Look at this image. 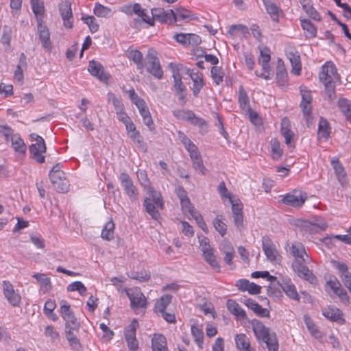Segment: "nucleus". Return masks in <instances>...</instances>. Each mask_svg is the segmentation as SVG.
Masks as SVG:
<instances>
[{"label": "nucleus", "mask_w": 351, "mask_h": 351, "mask_svg": "<svg viewBox=\"0 0 351 351\" xmlns=\"http://www.w3.org/2000/svg\"><path fill=\"white\" fill-rule=\"evenodd\" d=\"M252 330L260 344L264 343L268 351H278V341L276 333L265 326L261 321H252Z\"/></svg>", "instance_id": "1"}, {"label": "nucleus", "mask_w": 351, "mask_h": 351, "mask_svg": "<svg viewBox=\"0 0 351 351\" xmlns=\"http://www.w3.org/2000/svg\"><path fill=\"white\" fill-rule=\"evenodd\" d=\"M319 77L325 87V93L330 101L336 98L335 81L338 79V74L335 66L331 62H327L322 67Z\"/></svg>", "instance_id": "2"}, {"label": "nucleus", "mask_w": 351, "mask_h": 351, "mask_svg": "<svg viewBox=\"0 0 351 351\" xmlns=\"http://www.w3.org/2000/svg\"><path fill=\"white\" fill-rule=\"evenodd\" d=\"M178 138L185 149L189 153V156L193 162L194 169L204 174L206 169L203 165L201 155L198 152L197 146L182 132H178Z\"/></svg>", "instance_id": "3"}, {"label": "nucleus", "mask_w": 351, "mask_h": 351, "mask_svg": "<svg viewBox=\"0 0 351 351\" xmlns=\"http://www.w3.org/2000/svg\"><path fill=\"white\" fill-rule=\"evenodd\" d=\"M184 73H185L193 81V95L194 97H197L201 89L205 85L203 79V74L198 71L195 72L194 70L187 69L182 64H177V77H179L180 79L184 77Z\"/></svg>", "instance_id": "4"}, {"label": "nucleus", "mask_w": 351, "mask_h": 351, "mask_svg": "<svg viewBox=\"0 0 351 351\" xmlns=\"http://www.w3.org/2000/svg\"><path fill=\"white\" fill-rule=\"evenodd\" d=\"M60 313L65 321L66 330H75L80 328V322L76 319L74 313L71 309V306L66 301L62 300L60 306Z\"/></svg>", "instance_id": "5"}, {"label": "nucleus", "mask_w": 351, "mask_h": 351, "mask_svg": "<svg viewBox=\"0 0 351 351\" xmlns=\"http://www.w3.org/2000/svg\"><path fill=\"white\" fill-rule=\"evenodd\" d=\"M146 68L147 71L156 78H162L163 72L157 57V52L153 49L147 51Z\"/></svg>", "instance_id": "6"}, {"label": "nucleus", "mask_w": 351, "mask_h": 351, "mask_svg": "<svg viewBox=\"0 0 351 351\" xmlns=\"http://www.w3.org/2000/svg\"><path fill=\"white\" fill-rule=\"evenodd\" d=\"M310 262H294L292 265L293 271L298 276L304 280L308 281L311 285L317 283L316 276L310 271V269L305 265V264Z\"/></svg>", "instance_id": "7"}, {"label": "nucleus", "mask_w": 351, "mask_h": 351, "mask_svg": "<svg viewBox=\"0 0 351 351\" xmlns=\"http://www.w3.org/2000/svg\"><path fill=\"white\" fill-rule=\"evenodd\" d=\"M177 196L180 202V207L182 213L187 217L193 215L195 213L194 207L188 197L187 192L182 186L177 188Z\"/></svg>", "instance_id": "8"}, {"label": "nucleus", "mask_w": 351, "mask_h": 351, "mask_svg": "<svg viewBox=\"0 0 351 351\" xmlns=\"http://www.w3.org/2000/svg\"><path fill=\"white\" fill-rule=\"evenodd\" d=\"M270 59V50L269 48L265 47L263 49L261 50L260 56L258 58V63L262 66L263 72L261 73H258L257 71H256V75L257 76L265 80L270 79V66L269 64Z\"/></svg>", "instance_id": "9"}, {"label": "nucleus", "mask_w": 351, "mask_h": 351, "mask_svg": "<svg viewBox=\"0 0 351 351\" xmlns=\"http://www.w3.org/2000/svg\"><path fill=\"white\" fill-rule=\"evenodd\" d=\"M289 253L294 257L295 262H311V258L307 254L304 245L299 241L291 243Z\"/></svg>", "instance_id": "10"}, {"label": "nucleus", "mask_w": 351, "mask_h": 351, "mask_svg": "<svg viewBox=\"0 0 351 351\" xmlns=\"http://www.w3.org/2000/svg\"><path fill=\"white\" fill-rule=\"evenodd\" d=\"M262 247L267 258L271 262H278L280 260L278 252L272 242L267 237L262 239Z\"/></svg>", "instance_id": "11"}, {"label": "nucleus", "mask_w": 351, "mask_h": 351, "mask_svg": "<svg viewBox=\"0 0 351 351\" xmlns=\"http://www.w3.org/2000/svg\"><path fill=\"white\" fill-rule=\"evenodd\" d=\"M153 19L166 23H172L176 21V14L173 10L165 11L163 8H155L151 10Z\"/></svg>", "instance_id": "12"}, {"label": "nucleus", "mask_w": 351, "mask_h": 351, "mask_svg": "<svg viewBox=\"0 0 351 351\" xmlns=\"http://www.w3.org/2000/svg\"><path fill=\"white\" fill-rule=\"evenodd\" d=\"M3 291L5 298L13 306H18L21 303V296L14 289L13 285L7 280L3 282Z\"/></svg>", "instance_id": "13"}, {"label": "nucleus", "mask_w": 351, "mask_h": 351, "mask_svg": "<svg viewBox=\"0 0 351 351\" xmlns=\"http://www.w3.org/2000/svg\"><path fill=\"white\" fill-rule=\"evenodd\" d=\"M119 180L121 181V186L129 197L132 201L137 199V189L136 186H134L133 182L130 176L126 173H122L119 176Z\"/></svg>", "instance_id": "14"}, {"label": "nucleus", "mask_w": 351, "mask_h": 351, "mask_svg": "<svg viewBox=\"0 0 351 351\" xmlns=\"http://www.w3.org/2000/svg\"><path fill=\"white\" fill-rule=\"evenodd\" d=\"M88 71L92 75L96 77L101 82H107L109 79V75L104 71L102 64L97 61H90Z\"/></svg>", "instance_id": "15"}, {"label": "nucleus", "mask_w": 351, "mask_h": 351, "mask_svg": "<svg viewBox=\"0 0 351 351\" xmlns=\"http://www.w3.org/2000/svg\"><path fill=\"white\" fill-rule=\"evenodd\" d=\"M177 119L190 122L195 125L203 126L206 121L199 117H197L192 110H177Z\"/></svg>", "instance_id": "16"}, {"label": "nucleus", "mask_w": 351, "mask_h": 351, "mask_svg": "<svg viewBox=\"0 0 351 351\" xmlns=\"http://www.w3.org/2000/svg\"><path fill=\"white\" fill-rule=\"evenodd\" d=\"M306 199V195L301 191H294L292 193H288L282 199L284 204L293 207L301 206Z\"/></svg>", "instance_id": "17"}, {"label": "nucleus", "mask_w": 351, "mask_h": 351, "mask_svg": "<svg viewBox=\"0 0 351 351\" xmlns=\"http://www.w3.org/2000/svg\"><path fill=\"white\" fill-rule=\"evenodd\" d=\"M300 93L302 96V101L300 103V107L303 112L304 117L308 119L311 114V102L312 96L310 90H306L303 88H300Z\"/></svg>", "instance_id": "18"}, {"label": "nucleus", "mask_w": 351, "mask_h": 351, "mask_svg": "<svg viewBox=\"0 0 351 351\" xmlns=\"http://www.w3.org/2000/svg\"><path fill=\"white\" fill-rule=\"evenodd\" d=\"M59 11L66 28L73 27V14L71 4L68 1H63L59 5Z\"/></svg>", "instance_id": "19"}, {"label": "nucleus", "mask_w": 351, "mask_h": 351, "mask_svg": "<svg viewBox=\"0 0 351 351\" xmlns=\"http://www.w3.org/2000/svg\"><path fill=\"white\" fill-rule=\"evenodd\" d=\"M177 43L184 46H196L201 43V38L195 34L177 33Z\"/></svg>", "instance_id": "20"}, {"label": "nucleus", "mask_w": 351, "mask_h": 351, "mask_svg": "<svg viewBox=\"0 0 351 351\" xmlns=\"http://www.w3.org/2000/svg\"><path fill=\"white\" fill-rule=\"evenodd\" d=\"M38 32L43 47L46 51H49L51 49V42L50 40V34L48 28L43 25L41 22H39L38 24Z\"/></svg>", "instance_id": "21"}, {"label": "nucleus", "mask_w": 351, "mask_h": 351, "mask_svg": "<svg viewBox=\"0 0 351 351\" xmlns=\"http://www.w3.org/2000/svg\"><path fill=\"white\" fill-rule=\"evenodd\" d=\"M46 152V145H39L34 143L29 146V152L31 157L37 162L42 164L45 161V158L43 154Z\"/></svg>", "instance_id": "22"}, {"label": "nucleus", "mask_w": 351, "mask_h": 351, "mask_svg": "<svg viewBox=\"0 0 351 351\" xmlns=\"http://www.w3.org/2000/svg\"><path fill=\"white\" fill-rule=\"evenodd\" d=\"M220 250L225 255L224 262L228 265H232V259L235 255V251L232 245L228 241H223L220 245Z\"/></svg>", "instance_id": "23"}, {"label": "nucleus", "mask_w": 351, "mask_h": 351, "mask_svg": "<svg viewBox=\"0 0 351 351\" xmlns=\"http://www.w3.org/2000/svg\"><path fill=\"white\" fill-rule=\"evenodd\" d=\"M176 16L177 26L181 25L182 23H188L195 19L194 14L190 10L178 5Z\"/></svg>", "instance_id": "24"}, {"label": "nucleus", "mask_w": 351, "mask_h": 351, "mask_svg": "<svg viewBox=\"0 0 351 351\" xmlns=\"http://www.w3.org/2000/svg\"><path fill=\"white\" fill-rule=\"evenodd\" d=\"M287 56L292 66L291 72L295 75H300L301 71V62L299 52L296 50L289 51H287Z\"/></svg>", "instance_id": "25"}, {"label": "nucleus", "mask_w": 351, "mask_h": 351, "mask_svg": "<svg viewBox=\"0 0 351 351\" xmlns=\"http://www.w3.org/2000/svg\"><path fill=\"white\" fill-rule=\"evenodd\" d=\"M323 315L332 322H343V313L341 310L334 306H328L323 310Z\"/></svg>", "instance_id": "26"}, {"label": "nucleus", "mask_w": 351, "mask_h": 351, "mask_svg": "<svg viewBox=\"0 0 351 351\" xmlns=\"http://www.w3.org/2000/svg\"><path fill=\"white\" fill-rule=\"evenodd\" d=\"M243 303L256 315L263 317H269V311L267 308H263L255 300L247 298L244 300Z\"/></svg>", "instance_id": "27"}, {"label": "nucleus", "mask_w": 351, "mask_h": 351, "mask_svg": "<svg viewBox=\"0 0 351 351\" xmlns=\"http://www.w3.org/2000/svg\"><path fill=\"white\" fill-rule=\"evenodd\" d=\"M51 182L54 188V189L58 193H66L69 190V181L66 179L65 173L64 176H60L59 177H56V179H53L52 177H49Z\"/></svg>", "instance_id": "28"}, {"label": "nucleus", "mask_w": 351, "mask_h": 351, "mask_svg": "<svg viewBox=\"0 0 351 351\" xmlns=\"http://www.w3.org/2000/svg\"><path fill=\"white\" fill-rule=\"evenodd\" d=\"M132 308H145L147 305L146 299L141 291H135L128 294Z\"/></svg>", "instance_id": "29"}, {"label": "nucleus", "mask_w": 351, "mask_h": 351, "mask_svg": "<svg viewBox=\"0 0 351 351\" xmlns=\"http://www.w3.org/2000/svg\"><path fill=\"white\" fill-rule=\"evenodd\" d=\"M234 340L237 347L240 351H255V350L251 347L250 339L245 334L241 333L237 335L234 337Z\"/></svg>", "instance_id": "30"}, {"label": "nucleus", "mask_w": 351, "mask_h": 351, "mask_svg": "<svg viewBox=\"0 0 351 351\" xmlns=\"http://www.w3.org/2000/svg\"><path fill=\"white\" fill-rule=\"evenodd\" d=\"M152 351H167V341L165 336L155 334L152 339Z\"/></svg>", "instance_id": "31"}, {"label": "nucleus", "mask_w": 351, "mask_h": 351, "mask_svg": "<svg viewBox=\"0 0 351 351\" xmlns=\"http://www.w3.org/2000/svg\"><path fill=\"white\" fill-rule=\"evenodd\" d=\"M228 311L235 315L237 319H245L246 313L239 304L233 300H228L226 302Z\"/></svg>", "instance_id": "32"}, {"label": "nucleus", "mask_w": 351, "mask_h": 351, "mask_svg": "<svg viewBox=\"0 0 351 351\" xmlns=\"http://www.w3.org/2000/svg\"><path fill=\"white\" fill-rule=\"evenodd\" d=\"M280 287L290 298L295 300L300 299L295 285L290 280H282L280 283Z\"/></svg>", "instance_id": "33"}, {"label": "nucleus", "mask_w": 351, "mask_h": 351, "mask_svg": "<svg viewBox=\"0 0 351 351\" xmlns=\"http://www.w3.org/2000/svg\"><path fill=\"white\" fill-rule=\"evenodd\" d=\"M177 97L180 105L184 106L186 104L188 101L187 90L180 78H177Z\"/></svg>", "instance_id": "34"}, {"label": "nucleus", "mask_w": 351, "mask_h": 351, "mask_svg": "<svg viewBox=\"0 0 351 351\" xmlns=\"http://www.w3.org/2000/svg\"><path fill=\"white\" fill-rule=\"evenodd\" d=\"M191 330L195 342L197 343L198 348L202 350L203 348L204 343L202 326L193 324L191 325Z\"/></svg>", "instance_id": "35"}, {"label": "nucleus", "mask_w": 351, "mask_h": 351, "mask_svg": "<svg viewBox=\"0 0 351 351\" xmlns=\"http://www.w3.org/2000/svg\"><path fill=\"white\" fill-rule=\"evenodd\" d=\"M39 282L43 293L51 290L52 286L51 280L45 274H35L32 276Z\"/></svg>", "instance_id": "36"}, {"label": "nucleus", "mask_w": 351, "mask_h": 351, "mask_svg": "<svg viewBox=\"0 0 351 351\" xmlns=\"http://www.w3.org/2000/svg\"><path fill=\"white\" fill-rule=\"evenodd\" d=\"M289 120L287 119V118H284L282 120V123H281V134L282 135L285 137V143L289 146V147H292V139H293V132L289 129L288 128V125H289Z\"/></svg>", "instance_id": "37"}, {"label": "nucleus", "mask_w": 351, "mask_h": 351, "mask_svg": "<svg viewBox=\"0 0 351 351\" xmlns=\"http://www.w3.org/2000/svg\"><path fill=\"white\" fill-rule=\"evenodd\" d=\"M202 255L204 260L210 265L211 267H213L214 269H216L217 271H219L220 267L216 260V256L213 253V248L202 251Z\"/></svg>", "instance_id": "38"}, {"label": "nucleus", "mask_w": 351, "mask_h": 351, "mask_svg": "<svg viewBox=\"0 0 351 351\" xmlns=\"http://www.w3.org/2000/svg\"><path fill=\"white\" fill-rule=\"evenodd\" d=\"M75 330H65L66 337L68 340L70 346L75 351H80L82 350V346L80 343L79 339L77 338L76 335L73 333Z\"/></svg>", "instance_id": "39"}, {"label": "nucleus", "mask_w": 351, "mask_h": 351, "mask_svg": "<svg viewBox=\"0 0 351 351\" xmlns=\"http://www.w3.org/2000/svg\"><path fill=\"white\" fill-rule=\"evenodd\" d=\"M338 106L348 121L351 123V102L344 98L339 99Z\"/></svg>", "instance_id": "40"}, {"label": "nucleus", "mask_w": 351, "mask_h": 351, "mask_svg": "<svg viewBox=\"0 0 351 351\" xmlns=\"http://www.w3.org/2000/svg\"><path fill=\"white\" fill-rule=\"evenodd\" d=\"M332 163L336 176L341 185L343 187L347 186L348 182L343 167L339 162L334 163L332 161Z\"/></svg>", "instance_id": "41"}, {"label": "nucleus", "mask_w": 351, "mask_h": 351, "mask_svg": "<svg viewBox=\"0 0 351 351\" xmlns=\"http://www.w3.org/2000/svg\"><path fill=\"white\" fill-rule=\"evenodd\" d=\"M295 225L300 228V230L304 233L308 234H314L317 233L316 230L315 228L314 225L312 223V221H306L302 219H297L295 221Z\"/></svg>", "instance_id": "42"}, {"label": "nucleus", "mask_w": 351, "mask_h": 351, "mask_svg": "<svg viewBox=\"0 0 351 351\" xmlns=\"http://www.w3.org/2000/svg\"><path fill=\"white\" fill-rule=\"evenodd\" d=\"M10 141H12V147L15 152L21 154L25 153L27 149L26 145L19 134H14Z\"/></svg>", "instance_id": "43"}, {"label": "nucleus", "mask_w": 351, "mask_h": 351, "mask_svg": "<svg viewBox=\"0 0 351 351\" xmlns=\"http://www.w3.org/2000/svg\"><path fill=\"white\" fill-rule=\"evenodd\" d=\"M172 299L170 295H165L162 296L155 304L154 310L156 313H162L164 312L167 306L169 304Z\"/></svg>", "instance_id": "44"}, {"label": "nucleus", "mask_w": 351, "mask_h": 351, "mask_svg": "<svg viewBox=\"0 0 351 351\" xmlns=\"http://www.w3.org/2000/svg\"><path fill=\"white\" fill-rule=\"evenodd\" d=\"M127 56L137 65L138 69H143V54L138 50L128 51Z\"/></svg>", "instance_id": "45"}, {"label": "nucleus", "mask_w": 351, "mask_h": 351, "mask_svg": "<svg viewBox=\"0 0 351 351\" xmlns=\"http://www.w3.org/2000/svg\"><path fill=\"white\" fill-rule=\"evenodd\" d=\"M114 223L112 220L108 221L101 231L102 239L110 241L114 238Z\"/></svg>", "instance_id": "46"}, {"label": "nucleus", "mask_w": 351, "mask_h": 351, "mask_svg": "<svg viewBox=\"0 0 351 351\" xmlns=\"http://www.w3.org/2000/svg\"><path fill=\"white\" fill-rule=\"evenodd\" d=\"M32 11L36 15L38 23L40 22L39 16H43L45 12V7L43 2L40 0H31L30 1Z\"/></svg>", "instance_id": "47"}, {"label": "nucleus", "mask_w": 351, "mask_h": 351, "mask_svg": "<svg viewBox=\"0 0 351 351\" xmlns=\"http://www.w3.org/2000/svg\"><path fill=\"white\" fill-rule=\"evenodd\" d=\"M223 217L222 215H217L213 221L215 230L223 237L227 232V226L223 221Z\"/></svg>", "instance_id": "48"}, {"label": "nucleus", "mask_w": 351, "mask_h": 351, "mask_svg": "<svg viewBox=\"0 0 351 351\" xmlns=\"http://www.w3.org/2000/svg\"><path fill=\"white\" fill-rule=\"evenodd\" d=\"M144 206L146 208V211L152 216L154 219L158 220L160 218V213L156 209L155 205L152 204L149 198H145L144 200Z\"/></svg>", "instance_id": "49"}, {"label": "nucleus", "mask_w": 351, "mask_h": 351, "mask_svg": "<svg viewBox=\"0 0 351 351\" xmlns=\"http://www.w3.org/2000/svg\"><path fill=\"white\" fill-rule=\"evenodd\" d=\"M330 132L328 122L326 119L321 117L319 122L318 134L324 138H328Z\"/></svg>", "instance_id": "50"}, {"label": "nucleus", "mask_w": 351, "mask_h": 351, "mask_svg": "<svg viewBox=\"0 0 351 351\" xmlns=\"http://www.w3.org/2000/svg\"><path fill=\"white\" fill-rule=\"evenodd\" d=\"M267 13L270 15L274 21L278 22L280 9L274 3H269L265 5Z\"/></svg>", "instance_id": "51"}, {"label": "nucleus", "mask_w": 351, "mask_h": 351, "mask_svg": "<svg viewBox=\"0 0 351 351\" xmlns=\"http://www.w3.org/2000/svg\"><path fill=\"white\" fill-rule=\"evenodd\" d=\"M128 277L137 280L139 282H143L148 281L150 278V274L147 272L145 270L141 271H132L130 275H128Z\"/></svg>", "instance_id": "52"}, {"label": "nucleus", "mask_w": 351, "mask_h": 351, "mask_svg": "<svg viewBox=\"0 0 351 351\" xmlns=\"http://www.w3.org/2000/svg\"><path fill=\"white\" fill-rule=\"evenodd\" d=\"M270 284L268 286L267 294L269 296L278 297L281 294L280 283L276 280H269Z\"/></svg>", "instance_id": "53"}, {"label": "nucleus", "mask_w": 351, "mask_h": 351, "mask_svg": "<svg viewBox=\"0 0 351 351\" xmlns=\"http://www.w3.org/2000/svg\"><path fill=\"white\" fill-rule=\"evenodd\" d=\"M134 22L135 26L140 25L141 22L148 24L149 25H154V24L152 15H148L145 12V10L142 12V14H140L136 19H134Z\"/></svg>", "instance_id": "54"}, {"label": "nucleus", "mask_w": 351, "mask_h": 351, "mask_svg": "<svg viewBox=\"0 0 351 351\" xmlns=\"http://www.w3.org/2000/svg\"><path fill=\"white\" fill-rule=\"evenodd\" d=\"M301 25L302 29L307 32V36L311 38L315 36L317 29L309 20H301Z\"/></svg>", "instance_id": "55"}, {"label": "nucleus", "mask_w": 351, "mask_h": 351, "mask_svg": "<svg viewBox=\"0 0 351 351\" xmlns=\"http://www.w3.org/2000/svg\"><path fill=\"white\" fill-rule=\"evenodd\" d=\"M67 291L70 292L78 291L81 295H84L86 291V288L82 282L75 281L68 285Z\"/></svg>", "instance_id": "56"}, {"label": "nucleus", "mask_w": 351, "mask_h": 351, "mask_svg": "<svg viewBox=\"0 0 351 351\" xmlns=\"http://www.w3.org/2000/svg\"><path fill=\"white\" fill-rule=\"evenodd\" d=\"M82 20L86 23L92 33L98 31L99 25L96 23V19L93 16H82Z\"/></svg>", "instance_id": "57"}, {"label": "nucleus", "mask_w": 351, "mask_h": 351, "mask_svg": "<svg viewBox=\"0 0 351 351\" xmlns=\"http://www.w3.org/2000/svg\"><path fill=\"white\" fill-rule=\"evenodd\" d=\"M211 77L214 82L219 85L223 82V73L220 67L213 66L211 69Z\"/></svg>", "instance_id": "58"}, {"label": "nucleus", "mask_w": 351, "mask_h": 351, "mask_svg": "<svg viewBox=\"0 0 351 351\" xmlns=\"http://www.w3.org/2000/svg\"><path fill=\"white\" fill-rule=\"evenodd\" d=\"M272 157L274 159H279L282 154V150L280 148V143L276 139H273L271 141Z\"/></svg>", "instance_id": "59"}, {"label": "nucleus", "mask_w": 351, "mask_h": 351, "mask_svg": "<svg viewBox=\"0 0 351 351\" xmlns=\"http://www.w3.org/2000/svg\"><path fill=\"white\" fill-rule=\"evenodd\" d=\"M12 38V29L8 25H4L3 27V33L1 41L3 45L10 46V40Z\"/></svg>", "instance_id": "60"}, {"label": "nucleus", "mask_w": 351, "mask_h": 351, "mask_svg": "<svg viewBox=\"0 0 351 351\" xmlns=\"http://www.w3.org/2000/svg\"><path fill=\"white\" fill-rule=\"evenodd\" d=\"M287 71L284 67L283 64L282 63V60L279 59L278 60L276 78L278 81L280 80L282 82H284L287 80Z\"/></svg>", "instance_id": "61"}, {"label": "nucleus", "mask_w": 351, "mask_h": 351, "mask_svg": "<svg viewBox=\"0 0 351 351\" xmlns=\"http://www.w3.org/2000/svg\"><path fill=\"white\" fill-rule=\"evenodd\" d=\"M94 14L98 17H106L110 12V10L101 5L99 3H97L94 8Z\"/></svg>", "instance_id": "62"}, {"label": "nucleus", "mask_w": 351, "mask_h": 351, "mask_svg": "<svg viewBox=\"0 0 351 351\" xmlns=\"http://www.w3.org/2000/svg\"><path fill=\"white\" fill-rule=\"evenodd\" d=\"M303 10L313 20H315V21H320L321 20L320 15L316 11V10L313 7L311 3H310L309 5H303Z\"/></svg>", "instance_id": "63"}, {"label": "nucleus", "mask_w": 351, "mask_h": 351, "mask_svg": "<svg viewBox=\"0 0 351 351\" xmlns=\"http://www.w3.org/2000/svg\"><path fill=\"white\" fill-rule=\"evenodd\" d=\"M149 196L152 198V200L154 202V204L157 206L162 208L163 206V201L162 199L160 193H158L152 188L149 189Z\"/></svg>", "instance_id": "64"}]
</instances>
